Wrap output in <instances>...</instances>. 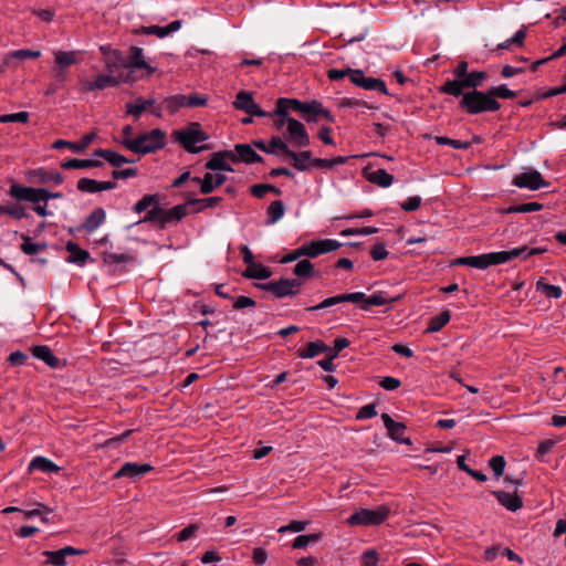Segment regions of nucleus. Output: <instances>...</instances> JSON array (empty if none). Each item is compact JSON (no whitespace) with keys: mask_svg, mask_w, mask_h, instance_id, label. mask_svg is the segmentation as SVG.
<instances>
[{"mask_svg":"<svg viewBox=\"0 0 566 566\" xmlns=\"http://www.w3.org/2000/svg\"><path fill=\"white\" fill-rule=\"evenodd\" d=\"M122 144L133 153L150 154L165 147L166 133L155 128L149 133L140 134L135 139H123Z\"/></svg>","mask_w":566,"mask_h":566,"instance_id":"obj_3","label":"nucleus"},{"mask_svg":"<svg viewBox=\"0 0 566 566\" xmlns=\"http://www.w3.org/2000/svg\"><path fill=\"white\" fill-rule=\"evenodd\" d=\"M77 189L83 192H98V181L90 178H81L77 181Z\"/></svg>","mask_w":566,"mask_h":566,"instance_id":"obj_53","label":"nucleus"},{"mask_svg":"<svg viewBox=\"0 0 566 566\" xmlns=\"http://www.w3.org/2000/svg\"><path fill=\"white\" fill-rule=\"evenodd\" d=\"M507 254L504 251L485 253L488 268L492 265L503 264L507 262Z\"/></svg>","mask_w":566,"mask_h":566,"instance_id":"obj_57","label":"nucleus"},{"mask_svg":"<svg viewBox=\"0 0 566 566\" xmlns=\"http://www.w3.org/2000/svg\"><path fill=\"white\" fill-rule=\"evenodd\" d=\"M436 143L438 145H449L454 149H469L471 147V143L467 140L452 139L444 136H437Z\"/></svg>","mask_w":566,"mask_h":566,"instance_id":"obj_50","label":"nucleus"},{"mask_svg":"<svg viewBox=\"0 0 566 566\" xmlns=\"http://www.w3.org/2000/svg\"><path fill=\"white\" fill-rule=\"evenodd\" d=\"M489 465L494 472L496 478H500L504 473L505 459L502 455H494L489 460Z\"/></svg>","mask_w":566,"mask_h":566,"instance_id":"obj_55","label":"nucleus"},{"mask_svg":"<svg viewBox=\"0 0 566 566\" xmlns=\"http://www.w3.org/2000/svg\"><path fill=\"white\" fill-rule=\"evenodd\" d=\"M340 303H343L340 295H335L332 297H327L319 304H317L315 306H310L306 310L310 312H314V311L324 310V308H327V307H331V306H334V305H337Z\"/></svg>","mask_w":566,"mask_h":566,"instance_id":"obj_61","label":"nucleus"},{"mask_svg":"<svg viewBox=\"0 0 566 566\" xmlns=\"http://www.w3.org/2000/svg\"><path fill=\"white\" fill-rule=\"evenodd\" d=\"M293 274H295L297 277H311L314 274V265L308 260H301L293 268Z\"/></svg>","mask_w":566,"mask_h":566,"instance_id":"obj_43","label":"nucleus"},{"mask_svg":"<svg viewBox=\"0 0 566 566\" xmlns=\"http://www.w3.org/2000/svg\"><path fill=\"white\" fill-rule=\"evenodd\" d=\"M460 108L470 115H476L485 112H497L501 104L493 98L488 91L471 90L460 95Z\"/></svg>","mask_w":566,"mask_h":566,"instance_id":"obj_2","label":"nucleus"},{"mask_svg":"<svg viewBox=\"0 0 566 566\" xmlns=\"http://www.w3.org/2000/svg\"><path fill=\"white\" fill-rule=\"evenodd\" d=\"M361 88L368 91H379L387 95L389 94L385 82L375 77L365 76Z\"/></svg>","mask_w":566,"mask_h":566,"instance_id":"obj_48","label":"nucleus"},{"mask_svg":"<svg viewBox=\"0 0 566 566\" xmlns=\"http://www.w3.org/2000/svg\"><path fill=\"white\" fill-rule=\"evenodd\" d=\"M32 192H33V187L22 186L17 182H13L9 189V195L12 198L20 200V201L29 202Z\"/></svg>","mask_w":566,"mask_h":566,"instance_id":"obj_40","label":"nucleus"},{"mask_svg":"<svg viewBox=\"0 0 566 566\" xmlns=\"http://www.w3.org/2000/svg\"><path fill=\"white\" fill-rule=\"evenodd\" d=\"M119 84V80L116 76L107 75V74H99L95 77L94 81L85 82L83 85L84 91L92 92V91H98L104 90L106 87H115Z\"/></svg>","mask_w":566,"mask_h":566,"instance_id":"obj_24","label":"nucleus"},{"mask_svg":"<svg viewBox=\"0 0 566 566\" xmlns=\"http://www.w3.org/2000/svg\"><path fill=\"white\" fill-rule=\"evenodd\" d=\"M237 156L232 150H220L211 155V158L205 164L208 170L233 171L229 161H235Z\"/></svg>","mask_w":566,"mask_h":566,"instance_id":"obj_14","label":"nucleus"},{"mask_svg":"<svg viewBox=\"0 0 566 566\" xmlns=\"http://www.w3.org/2000/svg\"><path fill=\"white\" fill-rule=\"evenodd\" d=\"M146 111L144 106V98L138 97L135 102L126 104V112L128 115H133L136 119L139 118L140 114Z\"/></svg>","mask_w":566,"mask_h":566,"instance_id":"obj_52","label":"nucleus"},{"mask_svg":"<svg viewBox=\"0 0 566 566\" xmlns=\"http://www.w3.org/2000/svg\"><path fill=\"white\" fill-rule=\"evenodd\" d=\"M543 209V205L539 202H526L522 205H515L507 208V213H528L539 211Z\"/></svg>","mask_w":566,"mask_h":566,"instance_id":"obj_44","label":"nucleus"},{"mask_svg":"<svg viewBox=\"0 0 566 566\" xmlns=\"http://www.w3.org/2000/svg\"><path fill=\"white\" fill-rule=\"evenodd\" d=\"M329 350V346L326 345L323 340L310 342L305 348H301L297 352L298 357L301 358H314L319 354L326 353Z\"/></svg>","mask_w":566,"mask_h":566,"instance_id":"obj_31","label":"nucleus"},{"mask_svg":"<svg viewBox=\"0 0 566 566\" xmlns=\"http://www.w3.org/2000/svg\"><path fill=\"white\" fill-rule=\"evenodd\" d=\"M166 108L171 113H176L179 108L186 106V95H174L164 99Z\"/></svg>","mask_w":566,"mask_h":566,"instance_id":"obj_45","label":"nucleus"},{"mask_svg":"<svg viewBox=\"0 0 566 566\" xmlns=\"http://www.w3.org/2000/svg\"><path fill=\"white\" fill-rule=\"evenodd\" d=\"M536 290L544 292L545 295L551 298H559L563 295V291L559 286L545 283L543 277L536 282Z\"/></svg>","mask_w":566,"mask_h":566,"instance_id":"obj_41","label":"nucleus"},{"mask_svg":"<svg viewBox=\"0 0 566 566\" xmlns=\"http://www.w3.org/2000/svg\"><path fill=\"white\" fill-rule=\"evenodd\" d=\"M492 495L499 501L501 505H503L506 510L511 512H516L523 506L522 499L516 494H511L504 491H492Z\"/></svg>","mask_w":566,"mask_h":566,"instance_id":"obj_25","label":"nucleus"},{"mask_svg":"<svg viewBox=\"0 0 566 566\" xmlns=\"http://www.w3.org/2000/svg\"><path fill=\"white\" fill-rule=\"evenodd\" d=\"M486 78V73L483 71H474L468 73L462 80H447L446 83L440 87V92L443 94L460 97L465 92L464 88L476 90L482 85V82Z\"/></svg>","mask_w":566,"mask_h":566,"instance_id":"obj_6","label":"nucleus"},{"mask_svg":"<svg viewBox=\"0 0 566 566\" xmlns=\"http://www.w3.org/2000/svg\"><path fill=\"white\" fill-rule=\"evenodd\" d=\"M55 63L57 66L54 69V78L59 83H65L67 78V67L75 64V52L73 51H56L54 52Z\"/></svg>","mask_w":566,"mask_h":566,"instance_id":"obj_13","label":"nucleus"},{"mask_svg":"<svg viewBox=\"0 0 566 566\" xmlns=\"http://www.w3.org/2000/svg\"><path fill=\"white\" fill-rule=\"evenodd\" d=\"M43 247L44 245H41L38 243H32L30 241L29 237H23V243L21 244V250L23 251V253H25L28 255H33V254L39 253L43 249Z\"/></svg>","mask_w":566,"mask_h":566,"instance_id":"obj_62","label":"nucleus"},{"mask_svg":"<svg viewBox=\"0 0 566 566\" xmlns=\"http://www.w3.org/2000/svg\"><path fill=\"white\" fill-rule=\"evenodd\" d=\"M227 176L223 174L207 172L203 178L193 177L191 182L200 186V192L202 195H209L217 188L221 187L227 181Z\"/></svg>","mask_w":566,"mask_h":566,"instance_id":"obj_16","label":"nucleus"},{"mask_svg":"<svg viewBox=\"0 0 566 566\" xmlns=\"http://www.w3.org/2000/svg\"><path fill=\"white\" fill-rule=\"evenodd\" d=\"M242 275L247 279L266 280L272 275V271L262 263H252L243 271Z\"/></svg>","mask_w":566,"mask_h":566,"instance_id":"obj_33","label":"nucleus"},{"mask_svg":"<svg viewBox=\"0 0 566 566\" xmlns=\"http://www.w3.org/2000/svg\"><path fill=\"white\" fill-rule=\"evenodd\" d=\"M324 118L328 123H334L335 118L332 113L323 106L319 101L313 99L308 102L307 112H305L304 119L307 123H317L319 118Z\"/></svg>","mask_w":566,"mask_h":566,"instance_id":"obj_21","label":"nucleus"},{"mask_svg":"<svg viewBox=\"0 0 566 566\" xmlns=\"http://www.w3.org/2000/svg\"><path fill=\"white\" fill-rule=\"evenodd\" d=\"M165 209L158 203H154L151 209L147 211L145 217L139 222L158 223L161 229H165L164 218Z\"/></svg>","mask_w":566,"mask_h":566,"instance_id":"obj_37","label":"nucleus"},{"mask_svg":"<svg viewBox=\"0 0 566 566\" xmlns=\"http://www.w3.org/2000/svg\"><path fill=\"white\" fill-rule=\"evenodd\" d=\"M301 285L302 281L300 279H281L279 281L259 283L256 287L272 293L277 298H283L296 295Z\"/></svg>","mask_w":566,"mask_h":566,"instance_id":"obj_8","label":"nucleus"},{"mask_svg":"<svg viewBox=\"0 0 566 566\" xmlns=\"http://www.w3.org/2000/svg\"><path fill=\"white\" fill-rule=\"evenodd\" d=\"M96 134L95 133H88L82 137V139L78 143L69 142L64 139H57L53 143L52 147L54 149H62V148H69L75 154H83L86 148L93 143L95 139Z\"/></svg>","mask_w":566,"mask_h":566,"instance_id":"obj_22","label":"nucleus"},{"mask_svg":"<svg viewBox=\"0 0 566 566\" xmlns=\"http://www.w3.org/2000/svg\"><path fill=\"white\" fill-rule=\"evenodd\" d=\"M40 55H41L40 51H33V50H29V49L15 50L10 53V56L19 59V60L38 59Z\"/></svg>","mask_w":566,"mask_h":566,"instance_id":"obj_64","label":"nucleus"},{"mask_svg":"<svg viewBox=\"0 0 566 566\" xmlns=\"http://www.w3.org/2000/svg\"><path fill=\"white\" fill-rule=\"evenodd\" d=\"M381 420L387 429V434L391 440L403 444H411L410 439L403 437L407 429L403 422L395 421L388 413H382Z\"/></svg>","mask_w":566,"mask_h":566,"instance_id":"obj_15","label":"nucleus"},{"mask_svg":"<svg viewBox=\"0 0 566 566\" xmlns=\"http://www.w3.org/2000/svg\"><path fill=\"white\" fill-rule=\"evenodd\" d=\"M135 33L136 34H147V35H157L158 38L167 36L165 27H159V25L142 27L140 29L136 30Z\"/></svg>","mask_w":566,"mask_h":566,"instance_id":"obj_58","label":"nucleus"},{"mask_svg":"<svg viewBox=\"0 0 566 566\" xmlns=\"http://www.w3.org/2000/svg\"><path fill=\"white\" fill-rule=\"evenodd\" d=\"M153 467L148 463L126 462L114 474L115 479L129 478L138 479L153 471Z\"/></svg>","mask_w":566,"mask_h":566,"instance_id":"obj_19","label":"nucleus"},{"mask_svg":"<svg viewBox=\"0 0 566 566\" xmlns=\"http://www.w3.org/2000/svg\"><path fill=\"white\" fill-rule=\"evenodd\" d=\"M390 514V509L387 505H379L375 510L360 509L347 518L350 525H379L384 523Z\"/></svg>","mask_w":566,"mask_h":566,"instance_id":"obj_7","label":"nucleus"},{"mask_svg":"<svg viewBox=\"0 0 566 566\" xmlns=\"http://www.w3.org/2000/svg\"><path fill=\"white\" fill-rule=\"evenodd\" d=\"M106 219V212L103 208H96L83 223L75 230H84L86 232H94L99 226L104 223Z\"/></svg>","mask_w":566,"mask_h":566,"instance_id":"obj_26","label":"nucleus"},{"mask_svg":"<svg viewBox=\"0 0 566 566\" xmlns=\"http://www.w3.org/2000/svg\"><path fill=\"white\" fill-rule=\"evenodd\" d=\"M101 166H103V163L99 160L77 159V158H72V159L65 160L61 164V167L64 169H84V168L101 167Z\"/></svg>","mask_w":566,"mask_h":566,"instance_id":"obj_39","label":"nucleus"},{"mask_svg":"<svg viewBox=\"0 0 566 566\" xmlns=\"http://www.w3.org/2000/svg\"><path fill=\"white\" fill-rule=\"evenodd\" d=\"M512 185L518 188L538 190L541 188L547 187L548 182L545 181L539 171L535 169H528L522 174L514 176Z\"/></svg>","mask_w":566,"mask_h":566,"instance_id":"obj_11","label":"nucleus"},{"mask_svg":"<svg viewBox=\"0 0 566 566\" xmlns=\"http://www.w3.org/2000/svg\"><path fill=\"white\" fill-rule=\"evenodd\" d=\"M32 354L38 359L43 360L51 368H60L62 366L61 359L53 354L49 346H34L32 348Z\"/></svg>","mask_w":566,"mask_h":566,"instance_id":"obj_27","label":"nucleus"},{"mask_svg":"<svg viewBox=\"0 0 566 566\" xmlns=\"http://www.w3.org/2000/svg\"><path fill=\"white\" fill-rule=\"evenodd\" d=\"M366 178L371 184H375L382 188L389 187L394 181V176L388 174L385 169H381V168L373 170V171H367Z\"/></svg>","mask_w":566,"mask_h":566,"instance_id":"obj_34","label":"nucleus"},{"mask_svg":"<svg viewBox=\"0 0 566 566\" xmlns=\"http://www.w3.org/2000/svg\"><path fill=\"white\" fill-rule=\"evenodd\" d=\"M65 248L70 253L67 256V262L70 263L83 265L90 259V253L72 241L67 242Z\"/></svg>","mask_w":566,"mask_h":566,"instance_id":"obj_30","label":"nucleus"},{"mask_svg":"<svg viewBox=\"0 0 566 566\" xmlns=\"http://www.w3.org/2000/svg\"><path fill=\"white\" fill-rule=\"evenodd\" d=\"M308 102H302L296 98H286V97H280L276 99L275 108L272 113V115H290V109H293L295 112H300L305 115V112H307Z\"/></svg>","mask_w":566,"mask_h":566,"instance_id":"obj_18","label":"nucleus"},{"mask_svg":"<svg viewBox=\"0 0 566 566\" xmlns=\"http://www.w3.org/2000/svg\"><path fill=\"white\" fill-rule=\"evenodd\" d=\"M451 313L448 310L442 311L439 315L429 319L426 333H436L442 329L450 321Z\"/></svg>","mask_w":566,"mask_h":566,"instance_id":"obj_38","label":"nucleus"},{"mask_svg":"<svg viewBox=\"0 0 566 566\" xmlns=\"http://www.w3.org/2000/svg\"><path fill=\"white\" fill-rule=\"evenodd\" d=\"M321 538L319 534H307V535H298L293 542V548H305L311 543H316Z\"/></svg>","mask_w":566,"mask_h":566,"instance_id":"obj_51","label":"nucleus"},{"mask_svg":"<svg viewBox=\"0 0 566 566\" xmlns=\"http://www.w3.org/2000/svg\"><path fill=\"white\" fill-rule=\"evenodd\" d=\"M175 142L182 145V147L190 154H199L208 149V145L196 146L197 143H202L208 139V135L201 129L199 123H191L184 129L172 132Z\"/></svg>","mask_w":566,"mask_h":566,"instance_id":"obj_5","label":"nucleus"},{"mask_svg":"<svg viewBox=\"0 0 566 566\" xmlns=\"http://www.w3.org/2000/svg\"><path fill=\"white\" fill-rule=\"evenodd\" d=\"M29 119V113L28 112H19V113H12V114H4L0 116L1 123H27Z\"/></svg>","mask_w":566,"mask_h":566,"instance_id":"obj_60","label":"nucleus"},{"mask_svg":"<svg viewBox=\"0 0 566 566\" xmlns=\"http://www.w3.org/2000/svg\"><path fill=\"white\" fill-rule=\"evenodd\" d=\"M286 138L298 147H306L310 145V135L307 134L305 126L293 117L287 125Z\"/></svg>","mask_w":566,"mask_h":566,"instance_id":"obj_17","label":"nucleus"},{"mask_svg":"<svg viewBox=\"0 0 566 566\" xmlns=\"http://www.w3.org/2000/svg\"><path fill=\"white\" fill-rule=\"evenodd\" d=\"M253 145L266 154L283 155L285 158L291 160V165L298 171H307L311 167H313L312 160L314 158L312 157V153L310 150L295 153L289 148L287 144L280 136L272 137L271 149L265 148L264 140H255Z\"/></svg>","mask_w":566,"mask_h":566,"instance_id":"obj_1","label":"nucleus"},{"mask_svg":"<svg viewBox=\"0 0 566 566\" xmlns=\"http://www.w3.org/2000/svg\"><path fill=\"white\" fill-rule=\"evenodd\" d=\"M188 208H189V205H187V201H186L185 203L177 205L169 210H165V217H164L165 218L164 219L165 227L168 223L179 222L188 213Z\"/></svg>","mask_w":566,"mask_h":566,"instance_id":"obj_36","label":"nucleus"},{"mask_svg":"<svg viewBox=\"0 0 566 566\" xmlns=\"http://www.w3.org/2000/svg\"><path fill=\"white\" fill-rule=\"evenodd\" d=\"M489 92L491 96L495 99L497 98H504V99H512L516 96V92L507 88L505 84L499 85V86H492L489 88Z\"/></svg>","mask_w":566,"mask_h":566,"instance_id":"obj_47","label":"nucleus"},{"mask_svg":"<svg viewBox=\"0 0 566 566\" xmlns=\"http://www.w3.org/2000/svg\"><path fill=\"white\" fill-rule=\"evenodd\" d=\"M233 153L237 156L234 163L254 164L263 161V158L249 144H237Z\"/></svg>","mask_w":566,"mask_h":566,"instance_id":"obj_23","label":"nucleus"},{"mask_svg":"<svg viewBox=\"0 0 566 566\" xmlns=\"http://www.w3.org/2000/svg\"><path fill=\"white\" fill-rule=\"evenodd\" d=\"M133 258L125 253H112L106 252L104 253V262L107 264H119V263H126L132 261Z\"/></svg>","mask_w":566,"mask_h":566,"instance_id":"obj_54","label":"nucleus"},{"mask_svg":"<svg viewBox=\"0 0 566 566\" xmlns=\"http://www.w3.org/2000/svg\"><path fill=\"white\" fill-rule=\"evenodd\" d=\"M401 298V295L394 297H387L384 292H376L369 296H366L365 304L360 305V308L368 311L370 306H384L387 304L396 303Z\"/></svg>","mask_w":566,"mask_h":566,"instance_id":"obj_28","label":"nucleus"},{"mask_svg":"<svg viewBox=\"0 0 566 566\" xmlns=\"http://www.w3.org/2000/svg\"><path fill=\"white\" fill-rule=\"evenodd\" d=\"M340 247H342V243L338 242L337 240H333V239L313 240V241L304 243L303 245L295 249L291 253L284 255L280 262L285 264V263L296 261L302 256L317 258L321 254H325V253L335 251Z\"/></svg>","mask_w":566,"mask_h":566,"instance_id":"obj_4","label":"nucleus"},{"mask_svg":"<svg viewBox=\"0 0 566 566\" xmlns=\"http://www.w3.org/2000/svg\"><path fill=\"white\" fill-rule=\"evenodd\" d=\"M284 212H285V206H284L283 201L275 200V201L271 202V205L266 209L268 219H266L265 223L268 226H271V224L279 222L283 218Z\"/></svg>","mask_w":566,"mask_h":566,"instance_id":"obj_35","label":"nucleus"},{"mask_svg":"<svg viewBox=\"0 0 566 566\" xmlns=\"http://www.w3.org/2000/svg\"><path fill=\"white\" fill-rule=\"evenodd\" d=\"M555 446V441L554 440H544L542 441L538 447H537V450H536V459L541 462H545V455L551 452V450L554 448Z\"/></svg>","mask_w":566,"mask_h":566,"instance_id":"obj_59","label":"nucleus"},{"mask_svg":"<svg viewBox=\"0 0 566 566\" xmlns=\"http://www.w3.org/2000/svg\"><path fill=\"white\" fill-rule=\"evenodd\" d=\"M233 106L237 109L243 111L249 115H255L258 117L272 116L271 112L263 111L253 99L252 93L247 91H240Z\"/></svg>","mask_w":566,"mask_h":566,"instance_id":"obj_12","label":"nucleus"},{"mask_svg":"<svg viewBox=\"0 0 566 566\" xmlns=\"http://www.w3.org/2000/svg\"><path fill=\"white\" fill-rule=\"evenodd\" d=\"M379 231L378 228H375V227H363V228H359V229H354V228H350V229H345L340 232V235L343 237H349V235H369V234H374V233H377Z\"/></svg>","mask_w":566,"mask_h":566,"instance_id":"obj_56","label":"nucleus"},{"mask_svg":"<svg viewBox=\"0 0 566 566\" xmlns=\"http://www.w3.org/2000/svg\"><path fill=\"white\" fill-rule=\"evenodd\" d=\"M158 195H145L140 200H138L134 207L133 211L136 213H142L146 211L154 203H158Z\"/></svg>","mask_w":566,"mask_h":566,"instance_id":"obj_46","label":"nucleus"},{"mask_svg":"<svg viewBox=\"0 0 566 566\" xmlns=\"http://www.w3.org/2000/svg\"><path fill=\"white\" fill-rule=\"evenodd\" d=\"M43 556L46 557L45 564H51L54 566H65L66 559L64 557V554L61 549L57 551H44L42 553Z\"/></svg>","mask_w":566,"mask_h":566,"instance_id":"obj_49","label":"nucleus"},{"mask_svg":"<svg viewBox=\"0 0 566 566\" xmlns=\"http://www.w3.org/2000/svg\"><path fill=\"white\" fill-rule=\"evenodd\" d=\"M184 197L187 199V205H189L190 211L192 213L202 212L207 208H213L223 201L222 197L214 196L208 198H195L192 192L184 193Z\"/></svg>","mask_w":566,"mask_h":566,"instance_id":"obj_20","label":"nucleus"},{"mask_svg":"<svg viewBox=\"0 0 566 566\" xmlns=\"http://www.w3.org/2000/svg\"><path fill=\"white\" fill-rule=\"evenodd\" d=\"M250 191H251L252 196H254L255 198H259V199H262L266 192H273L276 196L282 195V191L279 188H276L275 186L269 185V184L253 185L250 188Z\"/></svg>","mask_w":566,"mask_h":566,"instance_id":"obj_42","label":"nucleus"},{"mask_svg":"<svg viewBox=\"0 0 566 566\" xmlns=\"http://www.w3.org/2000/svg\"><path fill=\"white\" fill-rule=\"evenodd\" d=\"M94 156L105 159L108 164L116 168L120 167L124 164L134 163V160H130L125 156L111 149H97L94 151Z\"/></svg>","mask_w":566,"mask_h":566,"instance_id":"obj_29","label":"nucleus"},{"mask_svg":"<svg viewBox=\"0 0 566 566\" xmlns=\"http://www.w3.org/2000/svg\"><path fill=\"white\" fill-rule=\"evenodd\" d=\"M377 416L376 406L374 403H368L363 406L356 415L357 420L370 419Z\"/></svg>","mask_w":566,"mask_h":566,"instance_id":"obj_63","label":"nucleus"},{"mask_svg":"<svg viewBox=\"0 0 566 566\" xmlns=\"http://www.w3.org/2000/svg\"><path fill=\"white\" fill-rule=\"evenodd\" d=\"M42 471L46 473H57L60 472V467L56 465L53 461L44 457H35L29 463V471Z\"/></svg>","mask_w":566,"mask_h":566,"instance_id":"obj_32","label":"nucleus"},{"mask_svg":"<svg viewBox=\"0 0 566 566\" xmlns=\"http://www.w3.org/2000/svg\"><path fill=\"white\" fill-rule=\"evenodd\" d=\"M116 62L126 69H145L149 74L155 72V67L146 63L144 51L138 46H130L126 56L120 52H115Z\"/></svg>","mask_w":566,"mask_h":566,"instance_id":"obj_9","label":"nucleus"},{"mask_svg":"<svg viewBox=\"0 0 566 566\" xmlns=\"http://www.w3.org/2000/svg\"><path fill=\"white\" fill-rule=\"evenodd\" d=\"M27 179L30 184L59 186L63 184L64 176L57 170H50L44 167L32 169L28 172Z\"/></svg>","mask_w":566,"mask_h":566,"instance_id":"obj_10","label":"nucleus"}]
</instances>
